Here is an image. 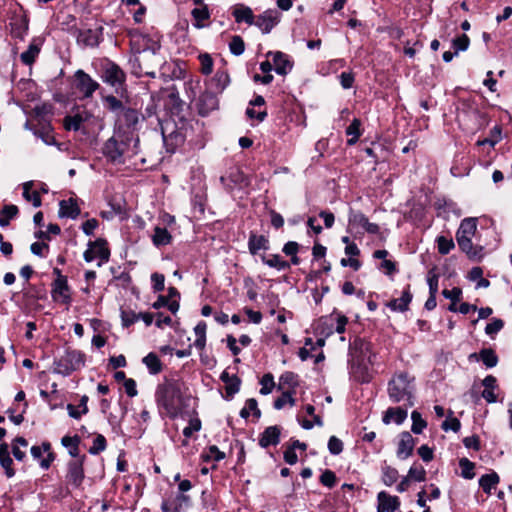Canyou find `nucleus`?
<instances>
[{
	"mask_svg": "<svg viewBox=\"0 0 512 512\" xmlns=\"http://www.w3.org/2000/svg\"><path fill=\"white\" fill-rule=\"evenodd\" d=\"M233 16L235 17L236 22H245L249 25L254 23V15L252 10L249 7H240L234 10Z\"/></svg>",
	"mask_w": 512,
	"mask_h": 512,
	"instance_id": "33",
	"label": "nucleus"
},
{
	"mask_svg": "<svg viewBox=\"0 0 512 512\" xmlns=\"http://www.w3.org/2000/svg\"><path fill=\"white\" fill-rule=\"evenodd\" d=\"M79 214L80 208L73 199L60 201L59 217L75 219Z\"/></svg>",
	"mask_w": 512,
	"mask_h": 512,
	"instance_id": "24",
	"label": "nucleus"
},
{
	"mask_svg": "<svg viewBox=\"0 0 512 512\" xmlns=\"http://www.w3.org/2000/svg\"><path fill=\"white\" fill-rule=\"evenodd\" d=\"M200 72L203 75H209L213 71V59L208 53L199 54Z\"/></svg>",
	"mask_w": 512,
	"mask_h": 512,
	"instance_id": "41",
	"label": "nucleus"
},
{
	"mask_svg": "<svg viewBox=\"0 0 512 512\" xmlns=\"http://www.w3.org/2000/svg\"><path fill=\"white\" fill-rule=\"evenodd\" d=\"M438 279L439 276L435 273V268L428 272L427 282L429 286V294H437L438 292Z\"/></svg>",
	"mask_w": 512,
	"mask_h": 512,
	"instance_id": "60",
	"label": "nucleus"
},
{
	"mask_svg": "<svg viewBox=\"0 0 512 512\" xmlns=\"http://www.w3.org/2000/svg\"><path fill=\"white\" fill-rule=\"evenodd\" d=\"M328 450L333 455H338L343 451V442L336 436H331L328 441Z\"/></svg>",
	"mask_w": 512,
	"mask_h": 512,
	"instance_id": "61",
	"label": "nucleus"
},
{
	"mask_svg": "<svg viewBox=\"0 0 512 512\" xmlns=\"http://www.w3.org/2000/svg\"><path fill=\"white\" fill-rule=\"evenodd\" d=\"M30 186H31L30 182L24 184L23 197L27 201H32V204L34 207H39L41 205L40 195L36 191H34L32 194H30L29 193Z\"/></svg>",
	"mask_w": 512,
	"mask_h": 512,
	"instance_id": "57",
	"label": "nucleus"
},
{
	"mask_svg": "<svg viewBox=\"0 0 512 512\" xmlns=\"http://www.w3.org/2000/svg\"><path fill=\"white\" fill-rule=\"evenodd\" d=\"M267 56H273L274 69L277 74L286 75L289 71H291L293 63L289 59L288 55L280 51H270L268 52Z\"/></svg>",
	"mask_w": 512,
	"mask_h": 512,
	"instance_id": "15",
	"label": "nucleus"
},
{
	"mask_svg": "<svg viewBox=\"0 0 512 512\" xmlns=\"http://www.w3.org/2000/svg\"><path fill=\"white\" fill-rule=\"evenodd\" d=\"M18 214V207L15 205H5L1 210L0 226L5 227Z\"/></svg>",
	"mask_w": 512,
	"mask_h": 512,
	"instance_id": "35",
	"label": "nucleus"
},
{
	"mask_svg": "<svg viewBox=\"0 0 512 512\" xmlns=\"http://www.w3.org/2000/svg\"><path fill=\"white\" fill-rule=\"evenodd\" d=\"M172 240V237L168 230L164 227L156 226L154 228V234L152 236V242L155 246H165L168 245Z\"/></svg>",
	"mask_w": 512,
	"mask_h": 512,
	"instance_id": "29",
	"label": "nucleus"
},
{
	"mask_svg": "<svg viewBox=\"0 0 512 512\" xmlns=\"http://www.w3.org/2000/svg\"><path fill=\"white\" fill-rule=\"evenodd\" d=\"M250 412H252L256 418L261 416V411L259 410L257 401L254 398H250L246 401L245 407L240 411V416L244 419H247L250 415Z\"/></svg>",
	"mask_w": 512,
	"mask_h": 512,
	"instance_id": "37",
	"label": "nucleus"
},
{
	"mask_svg": "<svg viewBox=\"0 0 512 512\" xmlns=\"http://www.w3.org/2000/svg\"><path fill=\"white\" fill-rule=\"evenodd\" d=\"M84 479L82 460H74L68 464L67 482L78 488Z\"/></svg>",
	"mask_w": 512,
	"mask_h": 512,
	"instance_id": "16",
	"label": "nucleus"
},
{
	"mask_svg": "<svg viewBox=\"0 0 512 512\" xmlns=\"http://www.w3.org/2000/svg\"><path fill=\"white\" fill-rule=\"evenodd\" d=\"M261 389H260V393L263 394V395H267L269 393H271L272 389L274 388L275 386V383H274V378L272 376V374H265L262 379H261Z\"/></svg>",
	"mask_w": 512,
	"mask_h": 512,
	"instance_id": "58",
	"label": "nucleus"
},
{
	"mask_svg": "<svg viewBox=\"0 0 512 512\" xmlns=\"http://www.w3.org/2000/svg\"><path fill=\"white\" fill-rule=\"evenodd\" d=\"M388 395L393 403L403 402L404 407L414 405L415 378L407 372L395 374L388 382Z\"/></svg>",
	"mask_w": 512,
	"mask_h": 512,
	"instance_id": "2",
	"label": "nucleus"
},
{
	"mask_svg": "<svg viewBox=\"0 0 512 512\" xmlns=\"http://www.w3.org/2000/svg\"><path fill=\"white\" fill-rule=\"evenodd\" d=\"M143 363L146 365L149 372L153 375H156L162 371V363L159 357L153 352H150L143 358Z\"/></svg>",
	"mask_w": 512,
	"mask_h": 512,
	"instance_id": "31",
	"label": "nucleus"
},
{
	"mask_svg": "<svg viewBox=\"0 0 512 512\" xmlns=\"http://www.w3.org/2000/svg\"><path fill=\"white\" fill-rule=\"evenodd\" d=\"M479 356L487 368L495 367L498 363L496 353L490 348H484L479 352Z\"/></svg>",
	"mask_w": 512,
	"mask_h": 512,
	"instance_id": "38",
	"label": "nucleus"
},
{
	"mask_svg": "<svg viewBox=\"0 0 512 512\" xmlns=\"http://www.w3.org/2000/svg\"><path fill=\"white\" fill-rule=\"evenodd\" d=\"M229 49L230 52L235 56L242 55L245 50V43L243 39L238 35L233 36L229 43Z\"/></svg>",
	"mask_w": 512,
	"mask_h": 512,
	"instance_id": "47",
	"label": "nucleus"
},
{
	"mask_svg": "<svg viewBox=\"0 0 512 512\" xmlns=\"http://www.w3.org/2000/svg\"><path fill=\"white\" fill-rule=\"evenodd\" d=\"M106 449V439L102 434H98L93 440V445L89 448V453L98 455Z\"/></svg>",
	"mask_w": 512,
	"mask_h": 512,
	"instance_id": "51",
	"label": "nucleus"
},
{
	"mask_svg": "<svg viewBox=\"0 0 512 512\" xmlns=\"http://www.w3.org/2000/svg\"><path fill=\"white\" fill-rule=\"evenodd\" d=\"M103 155L114 164H123L125 156L132 157L139 153V137L132 131L116 127L103 146Z\"/></svg>",
	"mask_w": 512,
	"mask_h": 512,
	"instance_id": "1",
	"label": "nucleus"
},
{
	"mask_svg": "<svg viewBox=\"0 0 512 512\" xmlns=\"http://www.w3.org/2000/svg\"><path fill=\"white\" fill-rule=\"evenodd\" d=\"M280 428L276 425L267 427L259 439V445L267 448L270 445H277L280 441Z\"/></svg>",
	"mask_w": 512,
	"mask_h": 512,
	"instance_id": "20",
	"label": "nucleus"
},
{
	"mask_svg": "<svg viewBox=\"0 0 512 512\" xmlns=\"http://www.w3.org/2000/svg\"><path fill=\"white\" fill-rule=\"evenodd\" d=\"M477 229L476 218H465L461 221L460 227L456 232V240L459 248L467 254L470 259H479L482 254V247L474 246L472 236Z\"/></svg>",
	"mask_w": 512,
	"mask_h": 512,
	"instance_id": "4",
	"label": "nucleus"
},
{
	"mask_svg": "<svg viewBox=\"0 0 512 512\" xmlns=\"http://www.w3.org/2000/svg\"><path fill=\"white\" fill-rule=\"evenodd\" d=\"M461 423L460 421L455 417L447 418L441 425V428L444 431L452 430L454 432H458L460 430Z\"/></svg>",
	"mask_w": 512,
	"mask_h": 512,
	"instance_id": "64",
	"label": "nucleus"
},
{
	"mask_svg": "<svg viewBox=\"0 0 512 512\" xmlns=\"http://www.w3.org/2000/svg\"><path fill=\"white\" fill-rule=\"evenodd\" d=\"M398 479V471L390 466L382 468V481L386 486L393 485Z\"/></svg>",
	"mask_w": 512,
	"mask_h": 512,
	"instance_id": "42",
	"label": "nucleus"
},
{
	"mask_svg": "<svg viewBox=\"0 0 512 512\" xmlns=\"http://www.w3.org/2000/svg\"><path fill=\"white\" fill-rule=\"evenodd\" d=\"M105 102H106L109 110H111L112 112L120 113L123 108H126L123 105L122 101H120L118 98H116L113 95H109V96L105 97Z\"/></svg>",
	"mask_w": 512,
	"mask_h": 512,
	"instance_id": "59",
	"label": "nucleus"
},
{
	"mask_svg": "<svg viewBox=\"0 0 512 512\" xmlns=\"http://www.w3.org/2000/svg\"><path fill=\"white\" fill-rule=\"evenodd\" d=\"M286 386L292 389L297 386V375L293 372H285L280 376L278 390H283Z\"/></svg>",
	"mask_w": 512,
	"mask_h": 512,
	"instance_id": "40",
	"label": "nucleus"
},
{
	"mask_svg": "<svg viewBox=\"0 0 512 512\" xmlns=\"http://www.w3.org/2000/svg\"><path fill=\"white\" fill-rule=\"evenodd\" d=\"M40 447H42V452L48 453L47 457L41 459L40 461V467L47 470L51 466V463L54 461L55 455L50 451L51 445L49 442H43Z\"/></svg>",
	"mask_w": 512,
	"mask_h": 512,
	"instance_id": "50",
	"label": "nucleus"
},
{
	"mask_svg": "<svg viewBox=\"0 0 512 512\" xmlns=\"http://www.w3.org/2000/svg\"><path fill=\"white\" fill-rule=\"evenodd\" d=\"M248 249L252 255H257L260 250L269 249V241L264 235L251 233L248 240Z\"/></svg>",
	"mask_w": 512,
	"mask_h": 512,
	"instance_id": "25",
	"label": "nucleus"
},
{
	"mask_svg": "<svg viewBox=\"0 0 512 512\" xmlns=\"http://www.w3.org/2000/svg\"><path fill=\"white\" fill-rule=\"evenodd\" d=\"M52 298L54 300H58L59 298L62 299V302L65 304H69L71 302V297L69 294V286L67 277L63 275H59L57 277L53 284H52Z\"/></svg>",
	"mask_w": 512,
	"mask_h": 512,
	"instance_id": "13",
	"label": "nucleus"
},
{
	"mask_svg": "<svg viewBox=\"0 0 512 512\" xmlns=\"http://www.w3.org/2000/svg\"><path fill=\"white\" fill-rule=\"evenodd\" d=\"M163 140L167 147L171 146V151L181 145L184 142V135L179 131H172L169 135L165 134V130L162 131Z\"/></svg>",
	"mask_w": 512,
	"mask_h": 512,
	"instance_id": "32",
	"label": "nucleus"
},
{
	"mask_svg": "<svg viewBox=\"0 0 512 512\" xmlns=\"http://www.w3.org/2000/svg\"><path fill=\"white\" fill-rule=\"evenodd\" d=\"M438 251L442 255L448 254L454 247L455 244L451 238L445 236H438L436 239Z\"/></svg>",
	"mask_w": 512,
	"mask_h": 512,
	"instance_id": "48",
	"label": "nucleus"
},
{
	"mask_svg": "<svg viewBox=\"0 0 512 512\" xmlns=\"http://www.w3.org/2000/svg\"><path fill=\"white\" fill-rule=\"evenodd\" d=\"M320 482L328 487V488H332L335 486L336 484V475L333 471L331 470H325L322 475L320 476Z\"/></svg>",
	"mask_w": 512,
	"mask_h": 512,
	"instance_id": "62",
	"label": "nucleus"
},
{
	"mask_svg": "<svg viewBox=\"0 0 512 512\" xmlns=\"http://www.w3.org/2000/svg\"><path fill=\"white\" fill-rule=\"evenodd\" d=\"M29 27V20L28 18L20 14V16H17L13 19L11 22V34L13 37L18 39H24V36L26 35Z\"/></svg>",
	"mask_w": 512,
	"mask_h": 512,
	"instance_id": "22",
	"label": "nucleus"
},
{
	"mask_svg": "<svg viewBox=\"0 0 512 512\" xmlns=\"http://www.w3.org/2000/svg\"><path fill=\"white\" fill-rule=\"evenodd\" d=\"M89 247L93 248L95 256L100 258V263L98 266H101L102 263L107 262L110 257V251L107 247V241L103 238H98L93 242H89Z\"/></svg>",
	"mask_w": 512,
	"mask_h": 512,
	"instance_id": "26",
	"label": "nucleus"
},
{
	"mask_svg": "<svg viewBox=\"0 0 512 512\" xmlns=\"http://www.w3.org/2000/svg\"><path fill=\"white\" fill-rule=\"evenodd\" d=\"M499 476L496 472L484 474L479 479V485L486 494H490L492 488L499 483Z\"/></svg>",
	"mask_w": 512,
	"mask_h": 512,
	"instance_id": "30",
	"label": "nucleus"
},
{
	"mask_svg": "<svg viewBox=\"0 0 512 512\" xmlns=\"http://www.w3.org/2000/svg\"><path fill=\"white\" fill-rule=\"evenodd\" d=\"M279 13L276 10H267L254 20L256 25L263 33L268 34L279 22Z\"/></svg>",
	"mask_w": 512,
	"mask_h": 512,
	"instance_id": "12",
	"label": "nucleus"
},
{
	"mask_svg": "<svg viewBox=\"0 0 512 512\" xmlns=\"http://www.w3.org/2000/svg\"><path fill=\"white\" fill-rule=\"evenodd\" d=\"M459 466L461 468V475H462V477H464L465 479H472V478H474V476H475V473H474L475 464L473 462H471L467 458H462V459L459 460Z\"/></svg>",
	"mask_w": 512,
	"mask_h": 512,
	"instance_id": "43",
	"label": "nucleus"
},
{
	"mask_svg": "<svg viewBox=\"0 0 512 512\" xmlns=\"http://www.w3.org/2000/svg\"><path fill=\"white\" fill-rule=\"evenodd\" d=\"M412 294L410 292V286L408 285L406 289L403 290L402 295L398 299H392L387 303V306L392 311L405 312L408 310V306L412 301Z\"/></svg>",
	"mask_w": 512,
	"mask_h": 512,
	"instance_id": "21",
	"label": "nucleus"
},
{
	"mask_svg": "<svg viewBox=\"0 0 512 512\" xmlns=\"http://www.w3.org/2000/svg\"><path fill=\"white\" fill-rule=\"evenodd\" d=\"M408 478H412L415 481L422 482L426 478V471L422 466L413 465L408 471Z\"/></svg>",
	"mask_w": 512,
	"mask_h": 512,
	"instance_id": "56",
	"label": "nucleus"
},
{
	"mask_svg": "<svg viewBox=\"0 0 512 512\" xmlns=\"http://www.w3.org/2000/svg\"><path fill=\"white\" fill-rule=\"evenodd\" d=\"M501 133V128L499 126H495L491 129L490 136H487V138H484L483 140H479L477 145H490L491 147H494L501 140Z\"/></svg>",
	"mask_w": 512,
	"mask_h": 512,
	"instance_id": "39",
	"label": "nucleus"
},
{
	"mask_svg": "<svg viewBox=\"0 0 512 512\" xmlns=\"http://www.w3.org/2000/svg\"><path fill=\"white\" fill-rule=\"evenodd\" d=\"M220 181L229 191H232L236 186L243 188L249 185L248 178L237 167L231 168L227 175L221 176Z\"/></svg>",
	"mask_w": 512,
	"mask_h": 512,
	"instance_id": "10",
	"label": "nucleus"
},
{
	"mask_svg": "<svg viewBox=\"0 0 512 512\" xmlns=\"http://www.w3.org/2000/svg\"><path fill=\"white\" fill-rule=\"evenodd\" d=\"M411 419H412V427L411 430L415 434L422 433L423 429L427 426V423L425 420L422 419L421 414L414 410L411 413Z\"/></svg>",
	"mask_w": 512,
	"mask_h": 512,
	"instance_id": "45",
	"label": "nucleus"
},
{
	"mask_svg": "<svg viewBox=\"0 0 512 512\" xmlns=\"http://www.w3.org/2000/svg\"><path fill=\"white\" fill-rule=\"evenodd\" d=\"M219 101L216 94L212 91L203 92L197 102L198 112L201 116H207L218 108Z\"/></svg>",
	"mask_w": 512,
	"mask_h": 512,
	"instance_id": "11",
	"label": "nucleus"
},
{
	"mask_svg": "<svg viewBox=\"0 0 512 512\" xmlns=\"http://www.w3.org/2000/svg\"><path fill=\"white\" fill-rule=\"evenodd\" d=\"M377 500V512H394L400 505V501L397 496H390L385 491L378 493Z\"/></svg>",
	"mask_w": 512,
	"mask_h": 512,
	"instance_id": "17",
	"label": "nucleus"
},
{
	"mask_svg": "<svg viewBox=\"0 0 512 512\" xmlns=\"http://www.w3.org/2000/svg\"><path fill=\"white\" fill-rule=\"evenodd\" d=\"M121 320L124 327H129L139 320V313H135L133 310H121Z\"/></svg>",
	"mask_w": 512,
	"mask_h": 512,
	"instance_id": "54",
	"label": "nucleus"
},
{
	"mask_svg": "<svg viewBox=\"0 0 512 512\" xmlns=\"http://www.w3.org/2000/svg\"><path fill=\"white\" fill-rule=\"evenodd\" d=\"M192 16L197 21V23L195 24V27L202 28L203 25L200 24L199 22L208 19L210 14H209L208 8L206 6H204L202 8H194L192 10Z\"/></svg>",
	"mask_w": 512,
	"mask_h": 512,
	"instance_id": "55",
	"label": "nucleus"
},
{
	"mask_svg": "<svg viewBox=\"0 0 512 512\" xmlns=\"http://www.w3.org/2000/svg\"><path fill=\"white\" fill-rule=\"evenodd\" d=\"M74 77L75 87L84 98L92 97L93 93L99 88V83L81 69L75 72Z\"/></svg>",
	"mask_w": 512,
	"mask_h": 512,
	"instance_id": "9",
	"label": "nucleus"
},
{
	"mask_svg": "<svg viewBox=\"0 0 512 512\" xmlns=\"http://www.w3.org/2000/svg\"><path fill=\"white\" fill-rule=\"evenodd\" d=\"M240 385H241L240 378L238 376H236V375H233L231 377V381L226 383V386H225L226 396H225V398L228 399V400L232 399V397L239 391Z\"/></svg>",
	"mask_w": 512,
	"mask_h": 512,
	"instance_id": "46",
	"label": "nucleus"
},
{
	"mask_svg": "<svg viewBox=\"0 0 512 512\" xmlns=\"http://www.w3.org/2000/svg\"><path fill=\"white\" fill-rule=\"evenodd\" d=\"M414 445L415 441L411 434L409 432H402L398 443L397 456L400 459L408 458L412 455Z\"/></svg>",
	"mask_w": 512,
	"mask_h": 512,
	"instance_id": "19",
	"label": "nucleus"
},
{
	"mask_svg": "<svg viewBox=\"0 0 512 512\" xmlns=\"http://www.w3.org/2000/svg\"><path fill=\"white\" fill-rule=\"evenodd\" d=\"M85 365V354L79 350L66 348L53 362V372L62 376H69Z\"/></svg>",
	"mask_w": 512,
	"mask_h": 512,
	"instance_id": "5",
	"label": "nucleus"
},
{
	"mask_svg": "<svg viewBox=\"0 0 512 512\" xmlns=\"http://www.w3.org/2000/svg\"><path fill=\"white\" fill-rule=\"evenodd\" d=\"M349 361H361L373 364L375 354L371 352V344L362 338H355L349 345Z\"/></svg>",
	"mask_w": 512,
	"mask_h": 512,
	"instance_id": "6",
	"label": "nucleus"
},
{
	"mask_svg": "<svg viewBox=\"0 0 512 512\" xmlns=\"http://www.w3.org/2000/svg\"><path fill=\"white\" fill-rule=\"evenodd\" d=\"M103 28L81 30L78 33L77 41L87 47H96L100 43Z\"/></svg>",
	"mask_w": 512,
	"mask_h": 512,
	"instance_id": "14",
	"label": "nucleus"
},
{
	"mask_svg": "<svg viewBox=\"0 0 512 512\" xmlns=\"http://www.w3.org/2000/svg\"><path fill=\"white\" fill-rule=\"evenodd\" d=\"M156 402L170 418H176L181 412L182 396L180 385L176 381H166L158 385L155 393Z\"/></svg>",
	"mask_w": 512,
	"mask_h": 512,
	"instance_id": "3",
	"label": "nucleus"
},
{
	"mask_svg": "<svg viewBox=\"0 0 512 512\" xmlns=\"http://www.w3.org/2000/svg\"><path fill=\"white\" fill-rule=\"evenodd\" d=\"M102 81L115 88L118 92L122 88L126 75L124 71L115 63L109 62L102 71Z\"/></svg>",
	"mask_w": 512,
	"mask_h": 512,
	"instance_id": "7",
	"label": "nucleus"
},
{
	"mask_svg": "<svg viewBox=\"0 0 512 512\" xmlns=\"http://www.w3.org/2000/svg\"><path fill=\"white\" fill-rule=\"evenodd\" d=\"M503 326V320L494 318L491 323L487 324L485 333L489 336H493L494 334H497L503 328Z\"/></svg>",
	"mask_w": 512,
	"mask_h": 512,
	"instance_id": "63",
	"label": "nucleus"
},
{
	"mask_svg": "<svg viewBox=\"0 0 512 512\" xmlns=\"http://www.w3.org/2000/svg\"><path fill=\"white\" fill-rule=\"evenodd\" d=\"M361 121L357 118L353 119L351 124L346 128V134L352 136L347 140L348 145H354L357 143L358 139L361 136L360 132Z\"/></svg>",
	"mask_w": 512,
	"mask_h": 512,
	"instance_id": "34",
	"label": "nucleus"
},
{
	"mask_svg": "<svg viewBox=\"0 0 512 512\" xmlns=\"http://www.w3.org/2000/svg\"><path fill=\"white\" fill-rule=\"evenodd\" d=\"M40 52V47L35 43H31L26 51H24L21 55V61L25 65H31L34 63L36 57Z\"/></svg>",
	"mask_w": 512,
	"mask_h": 512,
	"instance_id": "36",
	"label": "nucleus"
},
{
	"mask_svg": "<svg viewBox=\"0 0 512 512\" xmlns=\"http://www.w3.org/2000/svg\"><path fill=\"white\" fill-rule=\"evenodd\" d=\"M118 126L125 131H135L138 130L139 124L142 122L140 112L132 107L123 108L120 113L117 114Z\"/></svg>",
	"mask_w": 512,
	"mask_h": 512,
	"instance_id": "8",
	"label": "nucleus"
},
{
	"mask_svg": "<svg viewBox=\"0 0 512 512\" xmlns=\"http://www.w3.org/2000/svg\"><path fill=\"white\" fill-rule=\"evenodd\" d=\"M367 219L368 218L362 212L354 211L353 209H350L349 217H348V221H349L350 225L363 227L364 224H367Z\"/></svg>",
	"mask_w": 512,
	"mask_h": 512,
	"instance_id": "49",
	"label": "nucleus"
},
{
	"mask_svg": "<svg viewBox=\"0 0 512 512\" xmlns=\"http://www.w3.org/2000/svg\"><path fill=\"white\" fill-rule=\"evenodd\" d=\"M230 78L225 70H218L210 80V85L216 93H221L229 85Z\"/></svg>",
	"mask_w": 512,
	"mask_h": 512,
	"instance_id": "27",
	"label": "nucleus"
},
{
	"mask_svg": "<svg viewBox=\"0 0 512 512\" xmlns=\"http://www.w3.org/2000/svg\"><path fill=\"white\" fill-rule=\"evenodd\" d=\"M469 37L466 34H462L459 37H456L453 42L452 46L455 49V54H458L459 51H465L469 47Z\"/></svg>",
	"mask_w": 512,
	"mask_h": 512,
	"instance_id": "53",
	"label": "nucleus"
},
{
	"mask_svg": "<svg viewBox=\"0 0 512 512\" xmlns=\"http://www.w3.org/2000/svg\"><path fill=\"white\" fill-rule=\"evenodd\" d=\"M287 403L293 406L295 404V399L292 397V393L290 391H283L282 395L274 401V408L280 410Z\"/></svg>",
	"mask_w": 512,
	"mask_h": 512,
	"instance_id": "52",
	"label": "nucleus"
},
{
	"mask_svg": "<svg viewBox=\"0 0 512 512\" xmlns=\"http://www.w3.org/2000/svg\"><path fill=\"white\" fill-rule=\"evenodd\" d=\"M84 119L80 114L73 116H66L64 118V127L66 130L78 131L83 123Z\"/></svg>",
	"mask_w": 512,
	"mask_h": 512,
	"instance_id": "44",
	"label": "nucleus"
},
{
	"mask_svg": "<svg viewBox=\"0 0 512 512\" xmlns=\"http://www.w3.org/2000/svg\"><path fill=\"white\" fill-rule=\"evenodd\" d=\"M407 414L406 407H390L386 410L382 420L385 424H389L393 421L400 425L406 420Z\"/></svg>",
	"mask_w": 512,
	"mask_h": 512,
	"instance_id": "23",
	"label": "nucleus"
},
{
	"mask_svg": "<svg viewBox=\"0 0 512 512\" xmlns=\"http://www.w3.org/2000/svg\"><path fill=\"white\" fill-rule=\"evenodd\" d=\"M261 260L269 267L276 268L277 270H286L290 268V264L283 260L280 255L272 254L270 256L261 255Z\"/></svg>",
	"mask_w": 512,
	"mask_h": 512,
	"instance_id": "28",
	"label": "nucleus"
},
{
	"mask_svg": "<svg viewBox=\"0 0 512 512\" xmlns=\"http://www.w3.org/2000/svg\"><path fill=\"white\" fill-rule=\"evenodd\" d=\"M350 373L352 376L361 383H368L371 380V375L368 369V362L349 361Z\"/></svg>",
	"mask_w": 512,
	"mask_h": 512,
	"instance_id": "18",
	"label": "nucleus"
}]
</instances>
